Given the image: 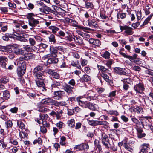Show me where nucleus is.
<instances>
[{
	"label": "nucleus",
	"instance_id": "6e6552de",
	"mask_svg": "<svg viewBox=\"0 0 153 153\" xmlns=\"http://www.w3.org/2000/svg\"><path fill=\"white\" fill-rule=\"evenodd\" d=\"M48 56L49 57V58L47 61V65L50 64L56 63L59 61L58 58H57V57H52Z\"/></svg>",
	"mask_w": 153,
	"mask_h": 153
},
{
	"label": "nucleus",
	"instance_id": "9d476101",
	"mask_svg": "<svg viewBox=\"0 0 153 153\" xmlns=\"http://www.w3.org/2000/svg\"><path fill=\"white\" fill-rule=\"evenodd\" d=\"M114 71L115 73L120 75H126V74L123 69L120 67H115Z\"/></svg>",
	"mask_w": 153,
	"mask_h": 153
},
{
	"label": "nucleus",
	"instance_id": "423d86ee",
	"mask_svg": "<svg viewBox=\"0 0 153 153\" xmlns=\"http://www.w3.org/2000/svg\"><path fill=\"white\" fill-rule=\"evenodd\" d=\"M61 83L59 82L56 81H54L51 84V90L52 91H54L56 90L59 88V87L60 86Z\"/></svg>",
	"mask_w": 153,
	"mask_h": 153
},
{
	"label": "nucleus",
	"instance_id": "a878e982",
	"mask_svg": "<svg viewBox=\"0 0 153 153\" xmlns=\"http://www.w3.org/2000/svg\"><path fill=\"white\" fill-rule=\"evenodd\" d=\"M123 147L127 150L132 152L133 151V149L132 146L128 143H126L123 144Z\"/></svg>",
	"mask_w": 153,
	"mask_h": 153
},
{
	"label": "nucleus",
	"instance_id": "6ab92c4d",
	"mask_svg": "<svg viewBox=\"0 0 153 153\" xmlns=\"http://www.w3.org/2000/svg\"><path fill=\"white\" fill-rule=\"evenodd\" d=\"M74 88V87H71L70 85L68 84H66L64 87V90L69 94L72 93V89Z\"/></svg>",
	"mask_w": 153,
	"mask_h": 153
},
{
	"label": "nucleus",
	"instance_id": "ea45409f",
	"mask_svg": "<svg viewBox=\"0 0 153 153\" xmlns=\"http://www.w3.org/2000/svg\"><path fill=\"white\" fill-rule=\"evenodd\" d=\"M34 16H35V15L33 13H30L27 14V17L28 19V22L35 19L33 18Z\"/></svg>",
	"mask_w": 153,
	"mask_h": 153
},
{
	"label": "nucleus",
	"instance_id": "7c9ffc66",
	"mask_svg": "<svg viewBox=\"0 0 153 153\" xmlns=\"http://www.w3.org/2000/svg\"><path fill=\"white\" fill-rule=\"evenodd\" d=\"M81 97H79L77 98L75 101H76L79 104V105L82 107L85 106V104L86 102L82 101L81 100Z\"/></svg>",
	"mask_w": 153,
	"mask_h": 153
},
{
	"label": "nucleus",
	"instance_id": "9b49d317",
	"mask_svg": "<svg viewBox=\"0 0 153 153\" xmlns=\"http://www.w3.org/2000/svg\"><path fill=\"white\" fill-rule=\"evenodd\" d=\"M54 97H57L58 99L61 98L62 97L64 96L65 95L64 91H55L54 93Z\"/></svg>",
	"mask_w": 153,
	"mask_h": 153
},
{
	"label": "nucleus",
	"instance_id": "7ed1b4c3",
	"mask_svg": "<svg viewBox=\"0 0 153 153\" xmlns=\"http://www.w3.org/2000/svg\"><path fill=\"white\" fill-rule=\"evenodd\" d=\"M120 28L122 32L124 30V32L127 35H131L133 33L132 30L133 29L128 26L125 25L123 26L120 25Z\"/></svg>",
	"mask_w": 153,
	"mask_h": 153
},
{
	"label": "nucleus",
	"instance_id": "a18cd8bd",
	"mask_svg": "<svg viewBox=\"0 0 153 153\" xmlns=\"http://www.w3.org/2000/svg\"><path fill=\"white\" fill-rule=\"evenodd\" d=\"M82 79L85 82L89 81L91 80V77L86 74L84 75L82 77Z\"/></svg>",
	"mask_w": 153,
	"mask_h": 153
},
{
	"label": "nucleus",
	"instance_id": "338daca9",
	"mask_svg": "<svg viewBox=\"0 0 153 153\" xmlns=\"http://www.w3.org/2000/svg\"><path fill=\"white\" fill-rule=\"evenodd\" d=\"M48 117V115L45 114H42L40 115V118L41 119H47Z\"/></svg>",
	"mask_w": 153,
	"mask_h": 153
},
{
	"label": "nucleus",
	"instance_id": "c756f323",
	"mask_svg": "<svg viewBox=\"0 0 153 153\" xmlns=\"http://www.w3.org/2000/svg\"><path fill=\"white\" fill-rule=\"evenodd\" d=\"M88 25L90 27H92L93 28H96L97 26V22L95 21H90L88 20Z\"/></svg>",
	"mask_w": 153,
	"mask_h": 153
},
{
	"label": "nucleus",
	"instance_id": "052dcab7",
	"mask_svg": "<svg viewBox=\"0 0 153 153\" xmlns=\"http://www.w3.org/2000/svg\"><path fill=\"white\" fill-rule=\"evenodd\" d=\"M8 48L6 47L0 46V51L3 52H7L8 51Z\"/></svg>",
	"mask_w": 153,
	"mask_h": 153
},
{
	"label": "nucleus",
	"instance_id": "864d4df0",
	"mask_svg": "<svg viewBox=\"0 0 153 153\" xmlns=\"http://www.w3.org/2000/svg\"><path fill=\"white\" fill-rule=\"evenodd\" d=\"M8 59L4 56H2L0 57V62L1 63L7 62Z\"/></svg>",
	"mask_w": 153,
	"mask_h": 153
},
{
	"label": "nucleus",
	"instance_id": "f03ea898",
	"mask_svg": "<svg viewBox=\"0 0 153 153\" xmlns=\"http://www.w3.org/2000/svg\"><path fill=\"white\" fill-rule=\"evenodd\" d=\"M87 121L89 125L93 126H96L98 125H104V126H107L108 124V123L105 121L94 120L90 119H88Z\"/></svg>",
	"mask_w": 153,
	"mask_h": 153
},
{
	"label": "nucleus",
	"instance_id": "3c124183",
	"mask_svg": "<svg viewBox=\"0 0 153 153\" xmlns=\"http://www.w3.org/2000/svg\"><path fill=\"white\" fill-rule=\"evenodd\" d=\"M110 53L107 51H106L102 55V57L106 59H108L110 58Z\"/></svg>",
	"mask_w": 153,
	"mask_h": 153
},
{
	"label": "nucleus",
	"instance_id": "8fccbe9b",
	"mask_svg": "<svg viewBox=\"0 0 153 153\" xmlns=\"http://www.w3.org/2000/svg\"><path fill=\"white\" fill-rule=\"evenodd\" d=\"M153 16V14H151L148 17H147L144 21V22L143 23V25H144L147 24L148 22L150 20Z\"/></svg>",
	"mask_w": 153,
	"mask_h": 153
},
{
	"label": "nucleus",
	"instance_id": "e2e57ef3",
	"mask_svg": "<svg viewBox=\"0 0 153 153\" xmlns=\"http://www.w3.org/2000/svg\"><path fill=\"white\" fill-rule=\"evenodd\" d=\"M34 37L35 38V39L38 42H41L43 41L44 39L41 38L40 36H34Z\"/></svg>",
	"mask_w": 153,
	"mask_h": 153
},
{
	"label": "nucleus",
	"instance_id": "dca6fc26",
	"mask_svg": "<svg viewBox=\"0 0 153 153\" xmlns=\"http://www.w3.org/2000/svg\"><path fill=\"white\" fill-rule=\"evenodd\" d=\"M84 105L85 106H84L83 107L85 108H88L93 111H95L96 109L95 105H94L93 104L90 102L88 103L86 102Z\"/></svg>",
	"mask_w": 153,
	"mask_h": 153
},
{
	"label": "nucleus",
	"instance_id": "f3484780",
	"mask_svg": "<svg viewBox=\"0 0 153 153\" xmlns=\"http://www.w3.org/2000/svg\"><path fill=\"white\" fill-rule=\"evenodd\" d=\"M33 75L35 79V80H44L42 76L43 74L41 72L33 73Z\"/></svg>",
	"mask_w": 153,
	"mask_h": 153
},
{
	"label": "nucleus",
	"instance_id": "6e6d98bb",
	"mask_svg": "<svg viewBox=\"0 0 153 153\" xmlns=\"http://www.w3.org/2000/svg\"><path fill=\"white\" fill-rule=\"evenodd\" d=\"M29 43L31 46H34L35 45L36 42L34 39L32 38H29Z\"/></svg>",
	"mask_w": 153,
	"mask_h": 153
},
{
	"label": "nucleus",
	"instance_id": "0e129e2a",
	"mask_svg": "<svg viewBox=\"0 0 153 153\" xmlns=\"http://www.w3.org/2000/svg\"><path fill=\"white\" fill-rule=\"evenodd\" d=\"M137 19L138 20H140L142 17V14L140 11H138L137 13Z\"/></svg>",
	"mask_w": 153,
	"mask_h": 153
},
{
	"label": "nucleus",
	"instance_id": "4c0bfd02",
	"mask_svg": "<svg viewBox=\"0 0 153 153\" xmlns=\"http://www.w3.org/2000/svg\"><path fill=\"white\" fill-rule=\"evenodd\" d=\"M23 49L25 50L28 52L32 51L33 50L32 47L29 45L24 46Z\"/></svg>",
	"mask_w": 153,
	"mask_h": 153
},
{
	"label": "nucleus",
	"instance_id": "09e8293b",
	"mask_svg": "<svg viewBox=\"0 0 153 153\" xmlns=\"http://www.w3.org/2000/svg\"><path fill=\"white\" fill-rule=\"evenodd\" d=\"M64 125V124L61 121H59L56 123V126L59 129H61Z\"/></svg>",
	"mask_w": 153,
	"mask_h": 153
},
{
	"label": "nucleus",
	"instance_id": "c9c22d12",
	"mask_svg": "<svg viewBox=\"0 0 153 153\" xmlns=\"http://www.w3.org/2000/svg\"><path fill=\"white\" fill-rule=\"evenodd\" d=\"M34 57V55L31 53H28L26 55L25 57V59L26 60H29L31 59Z\"/></svg>",
	"mask_w": 153,
	"mask_h": 153
},
{
	"label": "nucleus",
	"instance_id": "b1692460",
	"mask_svg": "<svg viewBox=\"0 0 153 153\" xmlns=\"http://www.w3.org/2000/svg\"><path fill=\"white\" fill-rule=\"evenodd\" d=\"M51 101H52V99L48 97L42 99L41 101V102L43 104L48 105L51 103Z\"/></svg>",
	"mask_w": 153,
	"mask_h": 153
},
{
	"label": "nucleus",
	"instance_id": "bf43d9fd",
	"mask_svg": "<svg viewBox=\"0 0 153 153\" xmlns=\"http://www.w3.org/2000/svg\"><path fill=\"white\" fill-rule=\"evenodd\" d=\"M17 39L18 40L24 42H26L27 41V39H25L24 37L21 36H17Z\"/></svg>",
	"mask_w": 153,
	"mask_h": 153
},
{
	"label": "nucleus",
	"instance_id": "e433bc0d",
	"mask_svg": "<svg viewBox=\"0 0 153 153\" xmlns=\"http://www.w3.org/2000/svg\"><path fill=\"white\" fill-rule=\"evenodd\" d=\"M126 16V13H118L117 15V17L119 19L120 18L122 19L125 18Z\"/></svg>",
	"mask_w": 153,
	"mask_h": 153
},
{
	"label": "nucleus",
	"instance_id": "20e7f679",
	"mask_svg": "<svg viewBox=\"0 0 153 153\" xmlns=\"http://www.w3.org/2000/svg\"><path fill=\"white\" fill-rule=\"evenodd\" d=\"M102 136V143L107 148H109L108 143L110 144L109 143V140L108 138L107 135L104 133H102L101 134Z\"/></svg>",
	"mask_w": 153,
	"mask_h": 153
},
{
	"label": "nucleus",
	"instance_id": "473e14b6",
	"mask_svg": "<svg viewBox=\"0 0 153 153\" xmlns=\"http://www.w3.org/2000/svg\"><path fill=\"white\" fill-rule=\"evenodd\" d=\"M19 67L25 70L26 69V64L25 63L24 61H20L18 63Z\"/></svg>",
	"mask_w": 153,
	"mask_h": 153
},
{
	"label": "nucleus",
	"instance_id": "c03bdc74",
	"mask_svg": "<svg viewBox=\"0 0 153 153\" xmlns=\"http://www.w3.org/2000/svg\"><path fill=\"white\" fill-rule=\"evenodd\" d=\"M108 112V114L110 115H114L115 116H117L119 115L118 112L116 110H109Z\"/></svg>",
	"mask_w": 153,
	"mask_h": 153
},
{
	"label": "nucleus",
	"instance_id": "79ce46f5",
	"mask_svg": "<svg viewBox=\"0 0 153 153\" xmlns=\"http://www.w3.org/2000/svg\"><path fill=\"white\" fill-rule=\"evenodd\" d=\"M8 81V78L6 77H3L0 79V83L6 84Z\"/></svg>",
	"mask_w": 153,
	"mask_h": 153
},
{
	"label": "nucleus",
	"instance_id": "bb28decb",
	"mask_svg": "<svg viewBox=\"0 0 153 153\" xmlns=\"http://www.w3.org/2000/svg\"><path fill=\"white\" fill-rule=\"evenodd\" d=\"M49 41L51 44H55L56 42V40L54 35L53 34H51L48 37Z\"/></svg>",
	"mask_w": 153,
	"mask_h": 153
},
{
	"label": "nucleus",
	"instance_id": "5fc2aeb1",
	"mask_svg": "<svg viewBox=\"0 0 153 153\" xmlns=\"http://www.w3.org/2000/svg\"><path fill=\"white\" fill-rule=\"evenodd\" d=\"M19 136L21 138H24L27 137V134L25 132H21L19 133Z\"/></svg>",
	"mask_w": 153,
	"mask_h": 153
},
{
	"label": "nucleus",
	"instance_id": "f704fd0d",
	"mask_svg": "<svg viewBox=\"0 0 153 153\" xmlns=\"http://www.w3.org/2000/svg\"><path fill=\"white\" fill-rule=\"evenodd\" d=\"M101 76L105 81L107 82H110V80L109 79V77L108 75L104 73H102Z\"/></svg>",
	"mask_w": 153,
	"mask_h": 153
},
{
	"label": "nucleus",
	"instance_id": "49530a36",
	"mask_svg": "<svg viewBox=\"0 0 153 153\" xmlns=\"http://www.w3.org/2000/svg\"><path fill=\"white\" fill-rule=\"evenodd\" d=\"M84 33L83 34L82 37L84 38L85 40H87L90 37V35L88 33V32L83 30Z\"/></svg>",
	"mask_w": 153,
	"mask_h": 153
},
{
	"label": "nucleus",
	"instance_id": "412c9836",
	"mask_svg": "<svg viewBox=\"0 0 153 153\" xmlns=\"http://www.w3.org/2000/svg\"><path fill=\"white\" fill-rule=\"evenodd\" d=\"M97 68L102 73L105 72L109 73L110 72V71L108 69L105 68V67L103 66L98 65Z\"/></svg>",
	"mask_w": 153,
	"mask_h": 153
},
{
	"label": "nucleus",
	"instance_id": "de8ad7c7",
	"mask_svg": "<svg viewBox=\"0 0 153 153\" xmlns=\"http://www.w3.org/2000/svg\"><path fill=\"white\" fill-rule=\"evenodd\" d=\"M5 124L6 125L7 128H8L12 127L13 123L11 121L9 120L5 122Z\"/></svg>",
	"mask_w": 153,
	"mask_h": 153
},
{
	"label": "nucleus",
	"instance_id": "a211bd4d",
	"mask_svg": "<svg viewBox=\"0 0 153 153\" xmlns=\"http://www.w3.org/2000/svg\"><path fill=\"white\" fill-rule=\"evenodd\" d=\"M89 42L90 44H92L97 46H99L100 45V41L97 39L90 38L89 39Z\"/></svg>",
	"mask_w": 153,
	"mask_h": 153
},
{
	"label": "nucleus",
	"instance_id": "774afa93",
	"mask_svg": "<svg viewBox=\"0 0 153 153\" xmlns=\"http://www.w3.org/2000/svg\"><path fill=\"white\" fill-rule=\"evenodd\" d=\"M40 131L42 133H45L47 131V130L45 127L43 126H40Z\"/></svg>",
	"mask_w": 153,
	"mask_h": 153
},
{
	"label": "nucleus",
	"instance_id": "cd10ccee",
	"mask_svg": "<svg viewBox=\"0 0 153 153\" xmlns=\"http://www.w3.org/2000/svg\"><path fill=\"white\" fill-rule=\"evenodd\" d=\"M25 70L22 69L20 67H18L17 69V74L19 76H21L25 73Z\"/></svg>",
	"mask_w": 153,
	"mask_h": 153
},
{
	"label": "nucleus",
	"instance_id": "c85d7f7f",
	"mask_svg": "<svg viewBox=\"0 0 153 153\" xmlns=\"http://www.w3.org/2000/svg\"><path fill=\"white\" fill-rule=\"evenodd\" d=\"M68 125L72 128H74L75 126V120L73 119L69 120L68 121Z\"/></svg>",
	"mask_w": 153,
	"mask_h": 153
},
{
	"label": "nucleus",
	"instance_id": "603ef678",
	"mask_svg": "<svg viewBox=\"0 0 153 153\" xmlns=\"http://www.w3.org/2000/svg\"><path fill=\"white\" fill-rule=\"evenodd\" d=\"M33 143L34 144H42V141L41 140V139L40 138H38L37 139L35 140L33 142Z\"/></svg>",
	"mask_w": 153,
	"mask_h": 153
},
{
	"label": "nucleus",
	"instance_id": "72a5a7b5",
	"mask_svg": "<svg viewBox=\"0 0 153 153\" xmlns=\"http://www.w3.org/2000/svg\"><path fill=\"white\" fill-rule=\"evenodd\" d=\"M48 28L53 33H56L57 31L59 30V28L54 26H49Z\"/></svg>",
	"mask_w": 153,
	"mask_h": 153
},
{
	"label": "nucleus",
	"instance_id": "680f3d73",
	"mask_svg": "<svg viewBox=\"0 0 153 153\" xmlns=\"http://www.w3.org/2000/svg\"><path fill=\"white\" fill-rule=\"evenodd\" d=\"M82 147L83 148V150L88 149H89V146L87 143H82Z\"/></svg>",
	"mask_w": 153,
	"mask_h": 153
},
{
	"label": "nucleus",
	"instance_id": "a19ab883",
	"mask_svg": "<svg viewBox=\"0 0 153 153\" xmlns=\"http://www.w3.org/2000/svg\"><path fill=\"white\" fill-rule=\"evenodd\" d=\"M85 7L87 9L92 8L94 7V5L91 2L85 1Z\"/></svg>",
	"mask_w": 153,
	"mask_h": 153
},
{
	"label": "nucleus",
	"instance_id": "37998d69",
	"mask_svg": "<svg viewBox=\"0 0 153 153\" xmlns=\"http://www.w3.org/2000/svg\"><path fill=\"white\" fill-rule=\"evenodd\" d=\"M17 125L20 128L22 129L25 128V125L21 121L18 120L17 122Z\"/></svg>",
	"mask_w": 153,
	"mask_h": 153
},
{
	"label": "nucleus",
	"instance_id": "4d7b16f0",
	"mask_svg": "<svg viewBox=\"0 0 153 153\" xmlns=\"http://www.w3.org/2000/svg\"><path fill=\"white\" fill-rule=\"evenodd\" d=\"M44 4L41 1H38L37 2V6L38 7L39 9V11L40 10V8H42L44 6Z\"/></svg>",
	"mask_w": 153,
	"mask_h": 153
},
{
	"label": "nucleus",
	"instance_id": "13d9d810",
	"mask_svg": "<svg viewBox=\"0 0 153 153\" xmlns=\"http://www.w3.org/2000/svg\"><path fill=\"white\" fill-rule=\"evenodd\" d=\"M75 149H77L79 150H82L83 148L82 146V144H81L79 145H76L74 147Z\"/></svg>",
	"mask_w": 153,
	"mask_h": 153
},
{
	"label": "nucleus",
	"instance_id": "393cba45",
	"mask_svg": "<svg viewBox=\"0 0 153 153\" xmlns=\"http://www.w3.org/2000/svg\"><path fill=\"white\" fill-rule=\"evenodd\" d=\"M43 68V66L42 65H38L34 68L33 73L40 72L39 71L42 70Z\"/></svg>",
	"mask_w": 153,
	"mask_h": 153
},
{
	"label": "nucleus",
	"instance_id": "aec40b11",
	"mask_svg": "<svg viewBox=\"0 0 153 153\" xmlns=\"http://www.w3.org/2000/svg\"><path fill=\"white\" fill-rule=\"evenodd\" d=\"M49 7L47 6L45 4L42 7L40 8V12L46 14H49Z\"/></svg>",
	"mask_w": 153,
	"mask_h": 153
},
{
	"label": "nucleus",
	"instance_id": "f8f14e48",
	"mask_svg": "<svg viewBox=\"0 0 153 153\" xmlns=\"http://www.w3.org/2000/svg\"><path fill=\"white\" fill-rule=\"evenodd\" d=\"M149 144H143L142 145L140 151L139 153H147L148 150L149 149Z\"/></svg>",
	"mask_w": 153,
	"mask_h": 153
},
{
	"label": "nucleus",
	"instance_id": "0eeeda50",
	"mask_svg": "<svg viewBox=\"0 0 153 153\" xmlns=\"http://www.w3.org/2000/svg\"><path fill=\"white\" fill-rule=\"evenodd\" d=\"M134 89L137 92L141 93L144 89L143 85L141 83L136 84L134 87Z\"/></svg>",
	"mask_w": 153,
	"mask_h": 153
},
{
	"label": "nucleus",
	"instance_id": "58836bf2",
	"mask_svg": "<svg viewBox=\"0 0 153 153\" xmlns=\"http://www.w3.org/2000/svg\"><path fill=\"white\" fill-rule=\"evenodd\" d=\"M10 97V94L8 91L5 90L4 91L3 93V97L5 99H8Z\"/></svg>",
	"mask_w": 153,
	"mask_h": 153
},
{
	"label": "nucleus",
	"instance_id": "f257e3e1",
	"mask_svg": "<svg viewBox=\"0 0 153 153\" xmlns=\"http://www.w3.org/2000/svg\"><path fill=\"white\" fill-rule=\"evenodd\" d=\"M10 46L13 49V52L17 55H22L24 53V50L20 48V46L16 44H11Z\"/></svg>",
	"mask_w": 153,
	"mask_h": 153
},
{
	"label": "nucleus",
	"instance_id": "4468645a",
	"mask_svg": "<svg viewBox=\"0 0 153 153\" xmlns=\"http://www.w3.org/2000/svg\"><path fill=\"white\" fill-rule=\"evenodd\" d=\"M47 72L49 74L51 75L52 76L56 79H58L59 77V74L57 72L54 71L50 69H48L47 70Z\"/></svg>",
	"mask_w": 153,
	"mask_h": 153
},
{
	"label": "nucleus",
	"instance_id": "39448f33",
	"mask_svg": "<svg viewBox=\"0 0 153 153\" xmlns=\"http://www.w3.org/2000/svg\"><path fill=\"white\" fill-rule=\"evenodd\" d=\"M59 47H54L50 46V53L48 55V56L57 57V53L58 50L59 49Z\"/></svg>",
	"mask_w": 153,
	"mask_h": 153
},
{
	"label": "nucleus",
	"instance_id": "4be33fe9",
	"mask_svg": "<svg viewBox=\"0 0 153 153\" xmlns=\"http://www.w3.org/2000/svg\"><path fill=\"white\" fill-rule=\"evenodd\" d=\"M51 103L56 106H64L65 105V102H58L52 99V101H51Z\"/></svg>",
	"mask_w": 153,
	"mask_h": 153
},
{
	"label": "nucleus",
	"instance_id": "2f4dec72",
	"mask_svg": "<svg viewBox=\"0 0 153 153\" xmlns=\"http://www.w3.org/2000/svg\"><path fill=\"white\" fill-rule=\"evenodd\" d=\"M44 80H35L36 85L38 87H42L45 86Z\"/></svg>",
	"mask_w": 153,
	"mask_h": 153
},
{
	"label": "nucleus",
	"instance_id": "2eb2a0df",
	"mask_svg": "<svg viewBox=\"0 0 153 153\" xmlns=\"http://www.w3.org/2000/svg\"><path fill=\"white\" fill-rule=\"evenodd\" d=\"M39 22L38 20L34 19L28 22L29 25L32 27L30 28V30H32L33 27H36L39 24Z\"/></svg>",
	"mask_w": 153,
	"mask_h": 153
},
{
	"label": "nucleus",
	"instance_id": "5701e85b",
	"mask_svg": "<svg viewBox=\"0 0 153 153\" xmlns=\"http://www.w3.org/2000/svg\"><path fill=\"white\" fill-rule=\"evenodd\" d=\"M73 39L76 43L79 44H81L83 43V41L82 39L80 37L74 36Z\"/></svg>",
	"mask_w": 153,
	"mask_h": 153
},
{
	"label": "nucleus",
	"instance_id": "1a4fd4ad",
	"mask_svg": "<svg viewBox=\"0 0 153 153\" xmlns=\"http://www.w3.org/2000/svg\"><path fill=\"white\" fill-rule=\"evenodd\" d=\"M56 112L54 110H52L50 114L51 116L53 117H56L57 119H59L61 117L59 114L62 113V110H58L57 111L56 110Z\"/></svg>",
	"mask_w": 153,
	"mask_h": 153
},
{
	"label": "nucleus",
	"instance_id": "ddd939ff",
	"mask_svg": "<svg viewBox=\"0 0 153 153\" xmlns=\"http://www.w3.org/2000/svg\"><path fill=\"white\" fill-rule=\"evenodd\" d=\"M65 21L69 23V24L73 26L77 27L78 23L76 21L69 19L68 18H66L65 19Z\"/></svg>",
	"mask_w": 153,
	"mask_h": 153
},
{
	"label": "nucleus",
	"instance_id": "69168bd1",
	"mask_svg": "<svg viewBox=\"0 0 153 153\" xmlns=\"http://www.w3.org/2000/svg\"><path fill=\"white\" fill-rule=\"evenodd\" d=\"M131 120L136 125H138L140 123V122L139 120L135 118H132Z\"/></svg>",
	"mask_w": 153,
	"mask_h": 153
}]
</instances>
